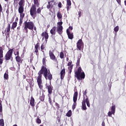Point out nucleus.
<instances>
[{
    "instance_id": "obj_21",
    "label": "nucleus",
    "mask_w": 126,
    "mask_h": 126,
    "mask_svg": "<svg viewBox=\"0 0 126 126\" xmlns=\"http://www.w3.org/2000/svg\"><path fill=\"white\" fill-rule=\"evenodd\" d=\"M30 104L32 107H35V99L33 96L31 97Z\"/></svg>"
},
{
    "instance_id": "obj_14",
    "label": "nucleus",
    "mask_w": 126,
    "mask_h": 126,
    "mask_svg": "<svg viewBox=\"0 0 126 126\" xmlns=\"http://www.w3.org/2000/svg\"><path fill=\"white\" fill-rule=\"evenodd\" d=\"M3 63V49H0V64Z\"/></svg>"
},
{
    "instance_id": "obj_64",
    "label": "nucleus",
    "mask_w": 126,
    "mask_h": 126,
    "mask_svg": "<svg viewBox=\"0 0 126 126\" xmlns=\"http://www.w3.org/2000/svg\"><path fill=\"white\" fill-rule=\"evenodd\" d=\"M124 2H125V5L126 6V0H125V1H124Z\"/></svg>"
},
{
    "instance_id": "obj_52",
    "label": "nucleus",
    "mask_w": 126,
    "mask_h": 126,
    "mask_svg": "<svg viewBox=\"0 0 126 126\" xmlns=\"http://www.w3.org/2000/svg\"><path fill=\"white\" fill-rule=\"evenodd\" d=\"M62 2H60L58 3V7H60V8H62Z\"/></svg>"
},
{
    "instance_id": "obj_58",
    "label": "nucleus",
    "mask_w": 126,
    "mask_h": 126,
    "mask_svg": "<svg viewBox=\"0 0 126 126\" xmlns=\"http://www.w3.org/2000/svg\"><path fill=\"white\" fill-rule=\"evenodd\" d=\"M101 126H105V122L104 121H103L102 123V124H101Z\"/></svg>"
},
{
    "instance_id": "obj_60",
    "label": "nucleus",
    "mask_w": 126,
    "mask_h": 126,
    "mask_svg": "<svg viewBox=\"0 0 126 126\" xmlns=\"http://www.w3.org/2000/svg\"><path fill=\"white\" fill-rule=\"evenodd\" d=\"M23 79H25L26 78V76L25 75H23Z\"/></svg>"
},
{
    "instance_id": "obj_24",
    "label": "nucleus",
    "mask_w": 126,
    "mask_h": 126,
    "mask_svg": "<svg viewBox=\"0 0 126 126\" xmlns=\"http://www.w3.org/2000/svg\"><path fill=\"white\" fill-rule=\"evenodd\" d=\"M56 30H57V27H53L50 30V33L52 35H56Z\"/></svg>"
},
{
    "instance_id": "obj_4",
    "label": "nucleus",
    "mask_w": 126,
    "mask_h": 126,
    "mask_svg": "<svg viewBox=\"0 0 126 126\" xmlns=\"http://www.w3.org/2000/svg\"><path fill=\"white\" fill-rule=\"evenodd\" d=\"M24 30L25 31V33H28V29L29 30H33L34 29V23L32 21L28 22L26 21L24 23Z\"/></svg>"
},
{
    "instance_id": "obj_48",
    "label": "nucleus",
    "mask_w": 126,
    "mask_h": 126,
    "mask_svg": "<svg viewBox=\"0 0 126 126\" xmlns=\"http://www.w3.org/2000/svg\"><path fill=\"white\" fill-rule=\"evenodd\" d=\"M84 96H87V90H86L84 93H83Z\"/></svg>"
},
{
    "instance_id": "obj_3",
    "label": "nucleus",
    "mask_w": 126,
    "mask_h": 126,
    "mask_svg": "<svg viewBox=\"0 0 126 126\" xmlns=\"http://www.w3.org/2000/svg\"><path fill=\"white\" fill-rule=\"evenodd\" d=\"M82 71L81 67H79L77 71L75 72V77H76L77 80H82L85 78V73Z\"/></svg>"
},
{
    "instance_id": "obj_62",
    "label": "nucleus",
    "mask_w": 126,
    "mask_h": 126,
    "mask_svg": "<svg viewBox=\"0 0 126 126\" xmlns=\"http://www.w3.org/2000/svg\"><path fill=\"white\" fill-rule=\"evenodd\" d=\"M69 73L70 74V73H71L72 71V69H69Z\"/></svg>"
},
{
    "instance_id": "obj_26",
    "label": "nucleus",
    "mask_w": 126,
    "mask_h": 126,
    "mask_svg": "<svg viewBox=\"0 0 126 126\" xmlns=\"http://www.w3.org/2000/svg\"><path fill=\"white\" fill-rule=\"evenodd\" d=\"M17 26V22H14L12 23L11 28L12 30H14V29H15V28H16Z\"/></svg>"
},
{
    "instance_id": "obj_18",
    "label": "nucleus",
    "mask_w": 126,
    "mask_h": 126,
    "mask_svg": "<svg viewBox=\"0 0 126 126\" xmlns=\"http://www.w3.org/2000/svg\"><path fill=\"white\" fill-rule=\"evenodd\" d=\"M61 79L63 80L65 76V69L63 68L61 71Z\"/></svg>"
},
{
    "instance_id": "obj_22",
    "label": "nucleus",
    "mask_w": 126,
    "mask_h": 126,
    "mask_svg": "<svg viewBox=\"0 0 126 126\" xmlns=\"http://www.w3.org/2000/svg\"><path fill=\"white\" fill-rule=\"evenodd\" d=\"M57 18L58 19L60 20V22H62V20L63 19V14H62V13L59 11L57 13Z\"/></svg>"
},
{
    "instance_id": "obj_23",
    "label": "nucleus",
    "mask_w": 126,
    "mask_h": 126,
    "mask_svg": "<svg viewBox=\"0 0 126 126\" xmlns=\"http://www.w3.org/2000/svg\"><path fill=\"white\" fill-rule=\"evenodd\" d=\"M80 59H81V55H80L77 58V63L76 64V67H77L78 66H79L80 65Z\"/></svg>"
},
{
    "instance_id": "obj_10",
    "label": "nucleus",
    "mask_w": 126,
    "mask_h": 126,
    "mask_svg": "<svg viewBox=\"0 0 126 126\" xmlns=\"http://www.w3.org/2000/svg\"><path fill=\"white\" fill-rule=\"evenodd\" d=\"M76 45H77L76 50L77 51H78V50L81 51V47H82V46H83V45H84L83 42L82 41V39H79L77 41Z\"/></svg>"
},
{
    "instance_id": "obj_17",
    "label": "nucleus",
    "mask_w": 126,
    "mask_h": 126,
    "mask_svg": "<svg viewBox=\"0 0 126 126\" xmlns=\"http://www.w3.org/2000/svg\"><path fill=\"white\" fill-rule=\"evenodd\" d=\"M66 33L68 36V39H70V40H72V39H73V33H70V32H69V30L67 29Z\"/></svg>"
},
{
    "instance_id": "obj_28",
    "label": "nucleus",
    "mask_w": 126,
    "mask_h": 126,
    "mask_svg": "<svg viewBox=\"0 0 126 126\" xmlns=\"http://www.w3.org/2000/svg\"><path fill=\"white\" fill-rule=\"evenodd\" d=\"M66 117H68V118H70V117H71L72 116V112L71 111V110H69L67 113L66 114Z\"/></svg>"
},
{
    "instance_id": "obj_49",
    "label": "nucleus",
    "mask_w": 126,
    "mask_h": 126,
    "mask_svg": "<svg viewBox=\"0 0 126 126\" xmlns=\"http://www.w3.org/2000/svg\"><path fill=\"white\" fill-rule=\"evenodd\" d=\"M57 120L58 123H60L61 122V117L58 116L57 117Z\"/></svg>"
},
{
    "instance_id": "obj_13",
    "label": "nucleus",
    "mask_w": 126,
    "mask_h": 126,
    "mask_svg": "<svg viewBox=\"0 0 126 126\" xmlns=\"http://www.w3.org/2000/svg\"><path fill=\"white\" fill-rule=\"evenodd\" d=\"M18 9H24V5H25V0H20L19 2Z\"/></svg>"
},
{
    "instance_id": "obj_51",
    "label": "nucleus",
    "mask_w": 126,
    "mask_h": 126,
    "mask_svg": "<svg viewBox=\"0 0 126 126\" xmlns=\"http://www.w3.org/2000/svg\"><path fill=\"white\" fill-rule=\"evenodd\" d=\"M72 63V61H70V62H68V63H67L68 66L72 65V64H71Z\"/></svg>"
},
{
    "instance_id": "obj_54",
    "label": "nucleus",
    "mask_w": 126,
    "mask_h": 126,
    "mask_svg": "<svg viewBox=\"0 0 126 126\" xmlns=\"http://www.w3.org/2000/svg\"><path fill=\"white\" fill-rule=\"evenodd\" d=\"M2 11V7L1 6V4L0 3V12Z\"/></svg>"
},
{
    "instance_id": "obj_36",
    "label": "nucleus",
    "mask_w": 126,
    "mask_h": 126,
    "mask_svg": "<svg viewBox=\"0 0 126 126\" xmlns=\"http://www.w3.org/2000/svg\"><path fill=\"white\" fill-rule=\"evenodd\" d=\"M0 126H4V121L2 119L0 120Z\"/></svg>"
},
{
    "instance_id": "obj_9",
    "label": "nucleus",
    "mask_w": 126,
    "mask_h": 126,
    "mask_svg": "<svg viewBox=\"0 0 126 126\" xmlns=\"http://www.w3.org/2000/svg\"><path fill=\"white\" fill-rule=\"evenodd\" d=\"M50 81V85H46V88L48 90V96L49 95H51L52 93H53V89L54 88L51 85V83H52V80H49Z\"/></svg>"
},
{
    "instance_id": "obj_30",
    "label": "nucleus",
    "mask_w": 126,
    "mask_h": 126,
    "mask_svg": "<svg viewBox=\"0 0 126 126\" xmlns=\"http://www.w3.org/2000/svg\"><path fill=\"white\" fill-rule=\"evenodd\" d=\"M14 55L15 57H19V49H16L15 52H14Z\"/></svg>"
},
{
    "instance_id": "obj_2",
    "label": "nucleus",
    "mask_w": 126,
    "mask_h": 126,
    "mask_svg": "<svg viewBox=\"0 0 126 126\" xmlns=\"http://www.w3.org/2000/svg\"><path fill=\"white\" fill-rule=\"evenodd\" d=\"M43 7H39L37 9L36 8L35 5H32L30 10V15L34 19L35 17H36V15L37 14H41V12L42 9H43Z\"/></svg>"
},
{
    "instance_id": "obj_56",
    "label": "nucleus",
    "mask_w": 126,
    "mask_h": 126,
    "mask_svg": "<svg viewBox=\"0 0 126 126\" xmlns=\"http://www.w3.org/2000/svg\"><path fill=\"white\" fill-rule=\"evenodd\" d=\"M18 0H13V4L15 5V4H16V1H17Z\"/></svg>"
},
{
    "instance_id": "obj_45",
    "label": "nucleus",
    "mask_w": 126,
    "mask_h": 126,
    "mask_svg": "<svg viewBox=\"0 0 126 126\" xmlns=\"http://www.w3.org/2000/svg\"><path fill=\"white\" fill-rule=\"evenodd\" d=\"M9 32H6L5 33V35H6V39H7V38H9Z\"/></svg>"
},
{
    "instance_id": "obj_39",
    "label": "nucleus",
    "mask_w": 126,
    "mask_h": 126,
    "mask_svg": "<svg viewBox=\"0 0 126 126\" xmlns=\"http://www.w3.org/2000/svg\"><path fill=\"white\" fill-rule=\"evenodd\" d=\"M41 52H42V53H44V50L45 49V48H46V46L45 45H44L43 44H42L41 45Z\"/></svg>"
},
{
    "instance_id": "obj_44",
    "label": "nucleus",
    "mask_w": 126,
    "mask_h": 126,
    "mask_svg": "<svg viewBox=\"0 0 126 126\" xmlns=\"http://www.w3.org/2000/svg\"><path fill=\"white\" fill-rule=\"evenodd\" d=\"M22 23H23V19H21L20 18V22H19L20 26H21V25H22Z\"/></svg>"
},
{
    "instance_id": "obj_15",
    "label": "nucleus",
    "mask_w": 126,
    "mask_h": 126,
    "mask_svg": "<svg viewBox=\"0 0 126 126\" xmlns=\"http://www.w3.org/2000/svg\"><path fill=\"white\" fill-rule=\"evenodd\" d=\"M18 12L20 13V18L23 19L24 18L25 16V13L24 12V9H18Z\"/></svg>"
},
{
    "instance_id": "obj_38",
    "label": "nucleus",
    "mask_w": 126,
    "mask_h": 126,
    "mask_svg": "<svg viewBox=\"0 0 126 126\" xmlns=\"http://www.w3.org/2000/svg\"><path fill=\"white\" fill-rule=\"evenodd\" d=\"M60 57L61 59H63L64 58V54L63 52H60Z\"/></svg>"
},
{
    "instance_id": "obj_63",
    "label": "nucleus",
    "mask_w": 126,
    "mask_h": 126,
    "mask_svg": "<svg viewBox=\"0 0 126 126\" xmlns=\"http://www.w3.org/2000/svg\"><path fill=\"white\" fill-rule=\"evenodd\" d=\"M15 21H18V18L17 17L15 19Z\"/></svg>"
},
{
    "instance_id": "obj_29",
    "label": "nucleus",
    "mask_w": 126,
    "mask_h": 126,
    "mask_svg": "<svg viewBox=\"0 0 126 126\" xmlns=\"http://www.w3.org/2000/svg\"><path fill=\"white\" fill-rule=\"evenodd\" d=\"M33 3L35 6H37V7H39V5H40V3H39V1L38 0H33Z\"/></svg>"
},
{
    "instance_id": "obj_33",
    "label": "nucleus",
    "mask_w": 126,
    "mask_h": 126,
    "mask_svg": "<svg viewBox=\"0 0 126 126\" xmlns=\"http://www.w3.org/2000/svg\"><path fill=\"white\" fill-rule=\"evenodd\" d=\"M34 53L36 54V56H37V58L39 57V49L38 48H34Z\"/></svg>"
},
{
    "instance_id": "obj_34",
    "label": "nucleus",
    "mask_w": 126,
    "mask_h": 126,
    "mask_svg": "<svg viewBox=\"0 0 126 126\" xmlns=\"http://www.w3.org/2000/svg\"><path fill=\"white\" fill-rule=\"evenodd\" d=\"M2 101L0 99V113H2Z\"/></svg>"
},
{
    "instance_id": "obj_61",
    "label": "nucleus",
    "mask_w": 126,
    "mask_h": 126,
    "mask_svg": "<svg viewBox=\"0 0 126 126\" xmlns=\"http://www.w3.org/2000/svg\"><path fill=\"white\" fill-rule=\"evenodd\" d=\"M33 29L35 31H36V30H37V28H36V27H33Z\"/></svg>"
},
{
    "instance_id": "obj_37",
    "label": "nucleus",
    "mask_w": 126,
    "mask_h": 126,
    "mask_svg": "<svg viewBox=\"0 0 126 126\" xmlns=\"http://www.w3.org/2000/svg\"><path fill=\"white\" fill-rule=\"evenodd\" d=\"M34 49H40V42H37L34 46Z\"/></svg>"
},
{
    "instance_id": "obj_6",
    "label": "nucleus",
    "mask_w": 126,
    "mask_h": 126,
    "mask_svg": "<svg viewBox=\"0 0 126 126\" xmlns=\"http://www.w3.org/2000/svg\"><path fill=\"white\" fill-rule=\"evenodd\" d=\"M38 76L37 78V83L38 86V87L40 90H43V82L42 81V75L43 74L42 73H38Z\"/></svg>"
},
{
    "instance_id": "obj_16",
    "label": "nucleus",
    "mask_w": 126,
    "mask_h": 126,
    "mask_svg": "<svg viewBox=\"0 0 126 126\" xmlns=\"http://www.w3.org/2000/svg\"><path fill=\"white\" fill-rule=\"evenodd\" d=\"M49 54L51 60H52V61H55L56 60V61H57L56 56H55V54H54V53H53V52H52L51 51H49Z\"/></svg>"
},
{
    "instance_id": "obj_42",
    "label": "nucleus",
    "mask_w": 126,
    "mask_h": 126,
    "mask_svg": "<svg viewBox=\"0 0 126 126\" xmlns=\"http://www.w3.org/2000/svg\"><path fill=\"white\" fill-rule=\"evenodd\" d=\"M112 115H115V113H113V112L112 111H109L108 113V117H112Z\"/></svg>"
},
{
    "instance_id": "obj_1",
    "label": "nucleus",
    "mask_w": 126,
    "mask_h": 126,
    "mask_svg": "<svg viewBox=\"0 0 126 126\" xmlns=\"http://www.w3.org/2000/svg\"><path fill=\"white\" fill-rule=\"evenodd\" d=\"M47 59L46 57H44L42 59V65L41 66V69L38 71V73L43 74V76L45 79H48V80H52L53 79V75L50 72V69L47 68Z\"/></svg>"
},
{
    "instance_id": "obj_46",
    "label": "nucleus",
    "mask_w": 126,
    "mask_h": 126,
    "mask_svg": "<svg viewBox=\"0 0 126 126\" xmlns=\"http://www.w3.org/2000/svg\"><path fill=\"white\" fill-rule=\"evenodd\" d=\"M55 106H56L57 109H60V104H59V103L56 102L55 103Z\"/></svg>"
},
{
    "instance_id": "obj_8",
    "label": "nucleus",
    "mask_w": 126,
    "mask_h": 126,
    "mask_svg": "<svg viewBox=\"0 0 126 126\" xmlns=\"http://www.w3.org/2000/svg\"><path fill=\"white\" fill-rule=\"evenodd\" d=\"M63 22H59L57 23V28L56 30L59 35H62V34H63Z\"/></svg>"
},
{
    "instance_id": "obj_32",
    "label": "nucleus",
    "mask_w": 126,
    "mask_h": 126,
    "mask_svg": "<svg viewBox=\"0 0 126 126\" xmlns=\"http://www.w3.org/2000/svg\"><path fill=\"white\" fill-rule=\"evenodd\" d=\"M111 112H112L113 113H115L116 112V106L115 105H112L111 109Z\"/></svg>"
},
{
    "instance_id": "obj_47",
    "label": "nucleus",
    "mask_w": 126,
    "mask_h": 126,
    "mask_svg": "<svg viewBox=\"0 0 126 126\" xmlns=\"http://www.w3.org/2000/svg\"><path fill=\"white\" fill-rule=\"evenodd\" d=\"M48 101H49V102L50 105H52L53 103H52V99L50 97H49L48 98Z\"/></svg>"
},
{
    "instance_id": "obj_50",
    "label": "nucleus",
    "mask_w": 126,
    "mask_h": 126,
    "mask_svg": "<svg viewBox=\"0 0 126 126\" xmlns=\"http://www.w3.org/2000/svg\"><path fill=\"white\" fill-rule=\"evenodd\" d=\"M72 68H73V64H72V65L69 66L68 67V69H72Z\"/></svg>"
},
{
    "instance_id": "obj_5",
    "label": "nucleus",
    "mask_w": 126,
    "mask_h": 126,
    "mask_svg": "<svg viewBox=\"0 0 126 126\" xmlns=\"http://www.w3.org/2000/svg\"><path fill=\"white\" fill-rule=\"evenodd\" d=\"M13 54V49H9L5 54L4 59L5 62H8V61L12 62L13 61V57L12 54Z\"/></svg>"
},
{
    "instance_id": "obj_12",
    "label": "nucleus",
    "mask_w": 126,
    "mask_h": 126,
    "mask_svg": "<svg viewBox=\"0 0 126 126\" xmlns=\"http://www.w3.org/2000/svg\"><path fill=\"white\" fill-rule=\"evenodd\" d=\"M15 60L19 67H20V64L23 63V59H22L20 56H16Z\"/></svg>"
},
{
    "instance_id": "obj_55",
    "label": "nucleus",
    "mask_w": 126,
    "mask_h": 126,
    "mask_svg": "<svg viewBox=\"0 0 126 126\" xmlns=\"http://www.w3.org/2000/svg\"><path fill=\"white\" fill-rule=\"evenodd\" d=\"M81 11H79L78 12V15H79V17H81Z\"/></svg>"
},
{
    "instance_id": "obj_57",
    "label": "nucleus",
    "mask_w": 126,
    "mask_h": 126,
    "mask_svg": "<svg viewBox=\"0 0 126 126\" xmlns=\"http://www.w3.org/2000/svg\"><path fill=\"white\" fill-rule=\"evenodd\" d=\"M116 1L118 2V3L121 4V0H116Z\"/></svg>"
},
{
    "instance_id": "obj_59",
    "label": "nucleus",
    "mask_w": 126,
    "mask_h": 126,
    "mask_svg": "<svg viewBox=\"0 0 126 126\" xmlns=\"http://www.w3.org/2000/svg\"><path fill=\"white\" fill-rule=\"evenodd\" d=\"M69 30H72V29H73V28H72V26H70V27H69Z\"/></svg>"
},
{
    "instance_id": "obj_27",
    "label": "nucleus",
    "mask_w": 126,
    "mask_h": 126,
    "mask_svg": "<svg viewBox=\"0 0 126 126\" xmlns=\"http://www.w3.org/2000/svg\"><path fill=\"white\" fill-rule=\"evenodd\" d=\"M8 71H7L4 74V79H5V80H8Z\"/></svg>"
},
{
    "instance_id": "obj_35",
    "label": "nucleus",
    "mask_w": 126,
    "mask_h": 126,
    "mask_svg": "<svg viewBox=\"0 0 126 126\" xmlns=\"http://www.w3.org/2000/svg\"><path fill=\"white\" fill-rule=\"evenodd\" d=\"M10 24H8L7 27L6 28L7 32H10Z\"/></svg>"
},
{
    "instance_id": "obj_7",
    "label": "nucleus",
    "mask_w": 126,
    "mask_h": 126,
    "mask_svg": "<svg viewBox=\"0 0 126 126\" xmlns=\"http://www.w3.org/2000/svg\"><path fill=\"white\" fill-rule=\"evenodd\" d=\"M78 96V92H75L73 94V104L72 106V109L73 111H74V109L76 108V106L77 105V103H76L77 101V97Z\"/></svg>"
},
{
    "instance_id": "obj_40",
    "label": "nucleus",
    "mask_w": 126,
    "mask_h": 126,
    "mask_svg": "<svg viewBox=\"0 0 126 126\" xmlns=\"http://www.w3.org/2000/svg\"><path fill=\"white\" fill-rule=\"evenodd\" d=\"M83 101H84L85 103H87L88 102H90L89 101V97H88V96L87 95H86V99L83 100Z\"/></svg>"
},
{
    "instance_id": "obj_20",
    "label": "nucleus",
    "mask_w": 126,
    "mask_h": 126,
    "mask_svg": "<svg viewBox=\"0 0 126 126\" xmlns=\"http://www.w3.org/2000/svg\"><path fill=\"white\" fill-rule=\"evenodd\" d=\"M66 8L67 11L69 10L70 8H71V1L70 0H66Z\"/></svg>"
},
{
    "instance_id": "obj_41",
    "label": "nucleus",
    "mask_w": 126,
    "mask_h": 126,
    "mask_svg": "<svg viewBox=\"0 0 126 126\" xmlns=\"http://www.w3.org/2000/svg\"><path fill=\"white\" fill-rule=\"evenodd\" d=\"M119 29H120V28L119 27V26H117L115 28H114V31H115V32H116V33H117L118 31H119Z\"/></svg>"
},
{
    "instance_id": "obj_43",
    "label": "nucleus",
    "mask_w": 126,
    "mask_h": 126,
    "mask_svg": "<svg viewBox=\"0 0 126 126\" xmlns=\"http://www.w3.org/2000/svg\"><path fill=\"white\" fill-rule=\"evenodd\" d=\"M36 122L37 124H41V123H42V121H41V119H40V118H39L36 119Z\"/></svg>"
},
{
    "instance_id": "obj_53",
    "label": "nucleus",
    "mask_w": 126,
    "mask_h": 126,
    "mask_svg": "<svg viewBox=\"0 0 126 126\" xmlns=\"http://www.w3.org/2000/svg\"><path fill=\"white\" fill-rule=\"evenodd\" d=\"M86 104H87V106H88L89 108H90V101L86 102Z\"/></svg>"
},
{
    "instance_id": "obj_31",
    "label": "nucleus",
    "mask_w": 126,
    "mask_h": 126,
    "mask_svg": "<svg viewBox=\"0 0 126 126\" xmlns=\"http://www.w3.org/2000/svg\"><path fill=\"white\" fill-rule=\"evenodd\" d=\"M39 100L41 101V102H44L45 100V94H43L40 97H39Z\"/></svg>"
},
{
    "instance_id": "obj_25",
    "label": "nucleus",
    "mask_w": 126,
    "mask_h": 126,
    "mask_svg": "<svg viewBox=\"0 0 126 126\" xmlns=\"http://www.w3.org/2000/svg\"><path fill=\"white\" fill-rule=\"evenodd\" d=\"M82 110H84V111H86V110H87V107H86V103H85V101H82Z\"/></svg>"
},
{
    "instance_id": "obj_11",
    "label": "nucleus",
    "mask_w": 126,
    "mask_h": 126,
    "mask_svg": "<svg viewBox=\"0 0 126 126\" xmlns=\"http://www.w3.org/2000/svg\"><path fill=\"white\" fill-rule=\"evenodd\" d=\"M54 4H55V0H51L48 1L46 6L47 9H52L54 7Z\"/></svg>"
},
{
    "instance_id": "obj_19",
    "label": "nucleus",
    "mask_w": 126,
    "mask_h": 126,
    "mask_svg": "<svg viewBox=\"0 0 126 126\" xmlns=\"http://www.w3.org/2000/svg\"><path fill=\"white\" fill-rule=\"evenodd\" d=\"M42 37H44L45 41H47L49 39V34H48V32L45 31L41 34Z\"/></svg>"
}]
</instances>
